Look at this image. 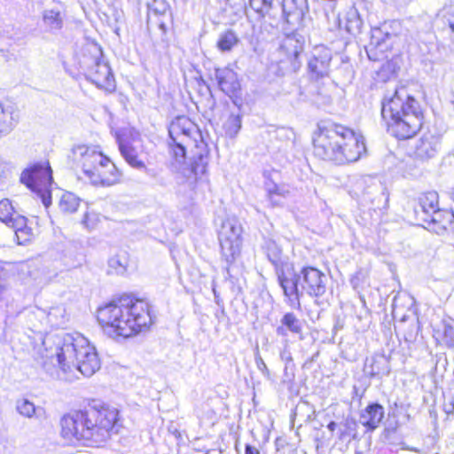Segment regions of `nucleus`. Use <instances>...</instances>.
I'll use <instances>...</instances> for the list:
<instances>
[{"instance_id": "f257e3e1", "label": "nucleus", "mask_w": 454, "mask_h": 454, "mask_svg": "<svg viewBox=\"0 0 454 454\" xmlns=\"http://www.w3.org/2000/svg\"><path fill=\"white\" fill-rule=\"evenodd\" d=\"M95 320L108 337L128 340L150 331L156 322V313L146 297L123 292L98 305Z\"/></svg>"}, {"instance_id": "f03ea898", "label": "nucleus", "mask_w": 454, "mask_h": 454, "mask_svg": "<svg viewBox=\"0 0 454 454\" xmlns=\"http://www.w3.org/2000/svg\"><path fill=\"white\" fill-rule=\"evenodd\" d=\"M121 427L120 411L105 403L92 401L64 413L59 421L60 437L70 444L98 446Z\"/></svg>"}, {"instance_id": "7ed1b4c3", "label": "nucleus", "mask_w": 454, "mask_h": 454, "mask_svg": "<svg viewBox=\"0 0 454 454\" xmlns=\"http://www.w3.org/2000/svg\"><path fill=\"white\" fill-rule=\"evenodd\" d=\"M315 158L335 165H348L366 154L364 137L350 126L336 122H319L311 135Z\"/></svg>"}, {"instance_id": "20e7f679", "label": "nucleus", "mask_w": 454, "mask_h": 454, "mask_svg": "<svg viewBox=\"0 0 454 454\" xmlns=\"http://www.w3.org/2000/svg\"><path fill=\"white\" fill-rule=\"evenodd\" d=\"M380 116L387 133L398 141L416 137L425 122L424 108L405 86L382 98Z\"/></svg>"}, {"instance_id": "39448f33", "label": "nucleus", "mask_w": 454, "mask_h": 454, "mask_svg": "<svg viewBox=\"0 0 454 454\" xmlns=\"http://www.w3.org/2000/svg\"><path fill=\"white\" fill-rule=\"evenodd\" d=\"M168 136L172 140H180L191 144V163L184 174V181L195 188L205 180L207 175L209 158L208 145L197 125L187 116L179 115L171 121Z\"/></svg>"}, {"instance_id": "423d86ee", "label": "nucleus", "mask_w": 454, "mask_h": 454, "mask_svg": "<svg viewBox=\"0 0 454 454\" xmlns=\"http://www.w3.org/2000/svg\"><path fill=\"white\" fill-rule=\"evenodd\" d=\"M404 46V40L398 34L383 32L380 28L372 31L365 50L370 60L380 63L375 72L377 82H387L397 77L403 63Z\"/></svg>"}, {"instance_id": "0eeeda50", "label": "nucleus", "mask_w": 454, "mask_h": 454, "mask_svg": "<svg viewBox=\"0 0 454 454\" xmlns=\"http://www.w3.org/2000/svg\"><path fill=\"white\" fill-rule=\"evenodd\" d=\"M73 157L83 177L96 187H111L124 179L123 170L97 146L77 145Z\"/></svg>"}, {"instance_id": "6e6552de", "label": "nucleus", "mask_w": 454, "mask_h": 454, "mask_svg": "<svg viewBox=\"0 0 454 454\" xmlns=\"http://www.w3.org/2000/svg\"><path fill=\"white\" fill-rule=\"evenodd\" d=\"M273 265L278 282L288 299L299 300V285L301 290L311 297H320L325 294L327 278L325 274L317 267L303 266L298 275L292 262H274Z\"/></svg>"}, {"instance_id": "1a4fd4ad", "label": "nucleus", "mask_w": 454, "mask_h": 454, "mask_svg": "<svg viewBox=\"0 0 454 454\" xmlns=\"http://www.w3.org/2000/svg\"><path fill=\"white\" fill-rule=\"evenodd\" d=\"M59 368L64 372L79 371L90 377L100 369L101 362L95 347L80 333H72L64 338L56 350Z\"/></svg>"}, {"instance_id": "9d476101", "label": "nucleus", "mask_w": 454, "mask_h": 454, "mask_svg": "<svg viewBox=\"0 0 454 454\" xmlns=\"http://www.w3.org/2000/svg\"><path fill=\"white\" fill-rule=\"evenodd\" d=\"M20 181L35 192L47 207L51 199L52 171L48 161L34 163L23 170Z\"/></svg>"}, {"instance_id": "9b49d317", "label": "nucleus", "mask_w": 454, "mask_h": 454, "mask_svg": "<svg viewBox=\"0 0 454 454\" xmlns=\"http://www.w3.org/2000/svg\"><path fill=\"white\" fill-rule=\"evenodd\" d=\"M305 52V41L296 35H286L278 48L279 61L296 72L301 66V59Z\"/></svg>"}, {"instance_id": "f8f14e48", "label": "nucleus", "mask_w": 454, "mask_h": 454, "mask_svg": "<svg viewBox=\"0 0 454 454\" xmlns=\"http://www.w3.org/2000/svg\"><path fill=\"white\" fill-rule=\"evenodd\" d=\"M221 254L227 263H232L240 255L241 228L234 224H223L219 232Z\"/></svg>"}, {"instance_id": "ddd939ff", "label": "nucleus", "mask_w": 454, "mask_h": 454, "mask_svg": "<svg viewBox=\"0 0 454 454\" xmlns=\"http://www.w3.org/2000/svg\"><path fill=\"white\" fill-rule=\"evenodd\" d=\"M440 207L439 193L435 190L421 192L415 200L410 218L419 226Z\"/></svg>"}, {"instance_id": "4468645a", "label": "nucleus", "mask_w": 454, "mask_h": 454, "mask_svg": "<svg viewBox=\"0 0 454 454\" xmlns=\"http://www.w3.org/2000/svg\"><path fill=\"white\" fill-rule=\"evenodd\" d=\"M118 147L121 156L129 166L138 169L146 168L148 152L140 138H119Z\"/></svg>"}, {"instance_id": "2eb2a0df", "label": "nucleus", "mask_w": 454, "mask_h": 454, "mask_svg": "<svg viewBox=\"0 0 454 454\" xmlns=\"http://www.w3.org/2000/svg\"><path fill=\"white\" fill-rule=\"evenodd\" d=\"M333 59L330 49L323 45L313 48L307 61L308 74L312 79L319 80L329 75Z\"/></svg>"}, {"instance_id": "dca6fc26", "label": "nucleus", "mask_w": 454, "mask_h": 454, "mask_svg": "<svg viewBox=\"0 0 454 454\" xmlns=\"http://www.w3.org/2000/svg\"><path fill=\"white\" fill-rule=\"evenodd\" d=\"M88 79L106 94L114 93L116 90L114 74L106 61L91 67L88 73Z\"/></svg>"}, {"instance_id": "f3484780", "label": "nucleus", "mask_w": 454, "mask_h": 454, "mask_svg": "<svg viewBox=\"0 0 454 454\" xmlns=\"http://www.w3.org/2000/svg\"><path fill=\"white\" fill-rule=\"evenodd\" d=\"M147 22L166 34L173 22L169 5L164 0H153L148 5Z\"/></svg>"}, {"instance_id": "a211bd4d", "label": "nucleus", "mask_w": 454, "mask_h": 454, "mask_svg": "<svg viewBox=\"0 0 454 454\" xmlns=\"http://www.w3.org/2000/svg\"><path fill=\"white\" fill-rule=\"evenodd\" d=\"M419 226L437 234L452 231H454V212L449 208L439 207Z\"/></svg>"}, {"instance_id": "6ab92c4d", "label": "nucleus", "mask_w": 454, "mask_h": 454, "mask_svg": "<svg viewBox=\"0 0 454 454\" xmlns=\"http://www.w3.org/2000/svg\"><path fill=\"white\" fill-rule=\"evenodd\" d=\"M8 227L14 231L19 245H26L31 242L40 233L36 222L20 215H16Z\"/></svg>"}, {"instance_id": "aec40b11", "label": "nucleus", "mask_w": 454, "mask_h": 454, "mask_svg": "<svg viewBox=\"0 0 454 454\" xmlns=\"http://www.w3.org/2000/svg\"><path fill=\"white\" fill-rule=\"evenodd\" d=\"M215 80L219 89L229 97H237L241 85L237 73L229 67L215 69Z\"/></svg>"}, {"instance_id": "412c9836", "label": "nucleus", "mask_w": 454, "mask_h": 454, "mask_svg": "<svg viewBox=\"0 0 454 454\" xmlns=\"http://www.w3.org/2000/svg\"><path fill=\"white\" fill-rule=\"evenodd\" d=\"M385 418L384 407L378 403H370L360 413L361 425L372 433L380 427Z\"/></svg>"}, {"instance_id": "4be33fe9", "label": "nucleus", "mask_w": 454, "mask_h": 454, "mask_svg": "<svg viewBox=\"0 0 454 454\" xmlns=\"http://www.w3.org/2000/svg\"><path fill=\"white\" fill-rule=\"evenodd\" d=\"M19 122V114L0 103V137L10 134Z\"/></svg>"}, {"instance_id": "5701e85b", "label": "nucleus", "mask_w": 454, "mask_h": 454, "mask_svg": "<svg viewBox=\"0 0 454 454\" xmlns=\"http://www.w3.org/2000/svg\"><path fill=\"white\" fill-rule=\"evenodd\" d=\"M80 55L84 60L94 65L104 62L101 46L95 40L90 38H86L82 43L80 48Z\"/></svg>"}, {"instance_id": "b1692460", "label": "nucleus", "mask_w": 454, "mask_h": 454, "mask_svg": "<svg viewBox=\"0 0 454 454\" xmlns=\"http://www.w3.org/2000/svg\"><path fill=\"white\" fill-rule=\"evenodd\" d=\"M283 18L287 24H296L302 20L304 7L302 3L298 4L296 0H283Z\"/></svg>"}, {"instance_id": "393cba45", "label": "nucleus", "mask_w": 454, "mask_h": 454, "mask_svg": "<svg viewBox=\"0 0 454 454\" xmlns=\"http://www.w3.org/2000/svg\"><path fill=\"white\" fill-rule=\"evenodd\" d=\"M287 331L294 334L301 335L303 333V325L301 321L293 312H286L281 318V325H279L276 332L280 336H286Z\"/></svg>"}, {"instance_id": "a878e982", "label": "nucleus", "mask_w": 454, "mask_h": 454, "mask_svg": "<svg viewBox=\"0 0 454 454\" xmlns=\"http://www.w3.org/2000/svg\"><path fill=\"white\" fill-rule=\"evenodd\" d=\"M274 0H249V15L255 20H262L270 17L273 9Z\"/></svg>"}, {"instance_id": "bb28decb", "label": "nucleus", "mask_w": 454, "mask_h": 454, "mask_svg": "<svg viewBox=\"0 0 454 454\" xmlns=\"http://www.w3.org/2000/svg\"><path fill=\"white\" fill-rule=\"evenodd\" d=\"M191 152V144L180 140H172L168 142V152L174 162L182 163L187 157V151Z\"/></svg>"}, {"instance_id": "cd10ccee", "label": "nucleus", "mask_w": 454, "mask_h": 454, "mask_svg": "<svg viewBox=\"0 0 454 454\" xmlns=\"http://www.w3.org/2000/svg\"><path fill=\"white\" fill-rule=\"evenodd\" d=\"M239 43L237 33L232 29H226L219 35L216 47L222 52L232 51Z\"/></svg>"}, {"instance_id": "c85d7f7f", "label": "nucleus", "mask_w": 454, "mask_h": 454, "mask_svg": "<svg viewBox=\"0 0 454 454\" xmlns=\"http://www.w3.org/2000/svg\"><path fill=\"white\" fill-rule=\"evenodd\" d=\"M64 11L49 9L43 12V21L46 27L53 30H60L63 27Z\"/></svg>"}, {"instance_id": "c756f323", "label": "nucleus", "mask_w": 454, "mask_h": 454, "mask_svg": "<svg viewBox=\"0 0 454 454\" xmlns=\"http://www.w3.org/2000/svg\"><path fill=\"white\" fill-rule=\"evenodd\" d=\"M80 199L71 192L62 194L59 207L63 214H73L76 212L80 206Z\"/></svg>"}, {"instance_id": "7c9ffc66", "label": "nucleus", "mask_w": 454, "mask_h": 454, "mask_svg": "<svg viewBox=\"0 0 454 454\" xmlns=\"http://www.w3.org/2000/svg\"><path fill=\"white\" fill-rule=\"evenodd\" d=\"M435 145L433 137H423L415 146V153L421 158H429L435 153Z\"/></svg>"}, {"instance_id": "2f4dec72", "label": "nucleus", "mask_w": 454, "mask_h": 454, "mask_svg": "<svg viewBox=\"0 0 454 454\" xmlns=\"http://www.w3.org/2000/svg\"><path fill=\"white\" fill-rule=\"evenodd\" d=\"M129 256L126 252H121L111 256L108 260V266L115 271H123L129 264Z\"/></svg>"}, {"instance_id": "473e14b6", "label": "nucleus", "mask_w": 454, "mask_h": 454, "mask_svg": "<svg viewBox=\"0 0 454 454\" xmlns=\"http://www.w3.org/2000/svg\"><path fill=\"white\" fill-rule=\"evenodd\" d=\"M17 214L12 202L7 199L0 200V221L4 223L7 226L13 221Z\"/></svg>"}, {"instance_id": "72a5a7b5", "label": "nucleus", "mask_w": 454, "mask_h": 454, "mask_svg": "<svg viewBox=\"0 0 454 454\" xmlns=\"http://www.w3.org/2000/svg\"><path fill=\"white\" fill-rule=\"evenodd\" d=\"M287 192L280 189L278 186H274L272 189L268 191L267 196L270 200V206L275 207L279 205V200L286 198Z\"/></svg>"}, {"instance_id": "f704fd0d", "label": "nucleus", "mask_w": 454, "mask_h": 454, "mask_svg": "<svg viewBox=\"0 0 454 454\" xmlns=\"http://www.w3.org/2000/svg\"><path fill=\"white\" fill-rule=\"evenodd\" d=\"M17 409L21 415L26 417H32L35 412L34 403L25 399L18 403Z\"/></svg>"}, {"instance_id": "c9c22d12", "label": "nucleus", "mask_w": 454, "mask_h": 454, "mask_svg": "<svg viewBox=\"0 0 454 454\" xmlns=\"http://www.w3.org/2000/svg\"><path fill=\"white\" fill-rule=\"evenodd\" d=\"M6 290V272L3 268H0V301L4 298V294Z\"/></svg>"}, {"instance_id": "e433bc0d", "label": "nucleus", "mask_w": 454, "mask_h": 454, "mask_svg": "<svg viewBox=\"0 0 454 454\" xmlns=\"http://www.w3.org/2000/svg\"><path fill=\"white\" fill-rule=\"evenodd\" d=\"M245 454H260V451L254 446L247 444L245 447Z\"/></svg>"}, {"instance_id": "4c0bfd02", "label": "nucleus", "mask_w": 454, "mask_h": 454, "mask_svg": "<svg viewBox=\"0 0 454 454\" xmlns=\"http://www.w3.org/2000/svg\"><path fill=\"white\" fill-rule=\"evenodd\" d=\"M447 21L449 28L454 33V11L450 12Z\"/></svg>"}, {"instance_id": "58836bf2", "label": "nucleus", "mask_w": 454, "mask_h": 454, "mask_svg": "<svg viewBox=\"0 0 454 454\" xmlns=\"http://www.w3.org/2000/svg\"><path fill=\"white\" fill-rule=\"evenodd\" d=\"M230 121L235 124L237 129H239L241 126L240 118L238 115H231Z\"/></svg>"}, {"instance_id": "ea45409f", "label": "nucleus", "mask_w": 454, "mask_h": 454, "mask_svg": "<svg viewBox=\"0 0 454 454\" xmlns=\"http://www.w3.org/2000/svg\"><path fill=\"white\" fill-rule=\"evenodd\" d=\"M336 427H337V424H336L334 421H331V422H329V423H328V425H327V428H328L331 432L335 431Z\"/></svg>"}, {"instance_id": "a19ab883", "label": "nucleus", "mask_w": 454, "mask_h": 454, "mask_svg": "<svg viewBox=\"0 0 454 454\" xmlns=\"http://www.w3.org/2000/svg\"><path fill=\"white\" fill-rule=\"evenodd\" d=\"M347 27V30H348V31H349V32H350V31H351V29H352L348 25H347V27Z\"/></svg>"}, {"instance_id": "79ce46f5", "label": "nucleus", "mask_w": 454, "mask_h": 454, "mask_svg": "<svg viewBox=\"0 0 454 454\" xmlns=\"http://www.w3.org/2000/svg\"><path fill=\"white\" fill-rule=\"evenodd\" d=\"M355 454H363L361 451H356Z\"/></svg>"}]
</instances>
